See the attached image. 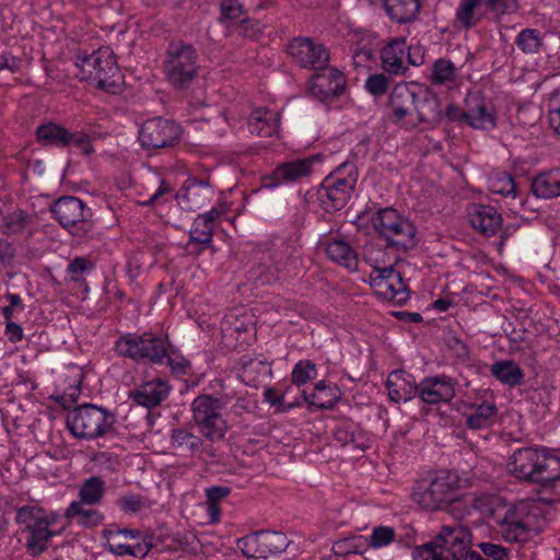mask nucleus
<instances>
[{
    "label": "nucleus",
    "instance_id": "nucleus-1",
    "mask_svg": "<svg viewBox=\"0 0 560 560\" xmlns=\"http://www.w3.org/2000/svg\"><path fill=\"white\" fill-rule=\"evenodd\" d=\"M113 350L118 357L138 364L167 365L176 375H185L190 366L167 335L153 331L124 334L115 341Z\"/></svg>",
    "mask_w": 560,
    "mask_h": 560
},
{
    "label": "nucleus",
    "instance_id": "nucleus-2",
    "mask_svg": "<svg viewBox=\"0 0 560 560\" xmlns=\"http://www.w3.org/2000/svg\"><path fill=\"white\" fill-rule=\"evenodd\" d=\"M390 118L400 128L415 129L438 121L442 109L438 96L428 88L399 83L389 95Z\"/></svg>",
    "mask_w": 560,
    "mask_h": 560
},
{
    "label": "nucleus",
    "instance_id": "nucleus-3",
    "mask_svg": "<svg viewBox=\"0 0 560 560\" xmlns=\"http://www.w3.org/2000/svg\"><path fill=\"white\" fill-rule=\"evenodd\" d=\"M459 477L456 471L439 469L417 480L412 487L411 498L420 509L427 512L446 511L456 518L457 505L462 504L459 494Z\"/></svg>",
    "mask_w": 560,
    "mask_h": 560
},
{
    "label": "nucleus",
    "instance_id": "nucleus-4",
    "mask_svg": "<svg viewBox=\"0 0 560 560\" xmlns=\"http://www.w3.org/2000/svg\"><path fill=\"white\" fill-rule=\"evenodd\" d=\"M509 469L520 481L548 486L560 481V456L546 446L520 447L510 457Z\"/></svg>",
    "mask_w": 560,
    "mask_h": 560
},
{
    "label": "nucleus",
    "instance_id": "nucleus-5",
    "mask_svg": "<svg viewBox=\"0 0 560 560\" xmlns=\"http://www.w3.org/2000/svg\"><path fill=\"white\" fill-rule=\"evenodd\" d=\"M493 518L500 526L502 538L508 542H525L532 534L542 530L546 513L542 506L533 501H520L501 514L494 512Z\"/></svg>",
    "mask_w": 560,
    "mask_h": 560
},
{
    "label": "nucleus",
    "instance_id": "nucleus-6",
    "mask_svg": "<svg viewBox=\"0 0 560 560\" xmlns=\"http://www.w3.org/2000/svg\"><path fill=\"white\" fill-rule=\"evenodd\" d=\"M75 75L81 81L95 84L98 89L113 92L118 85L119 69L113 50L103 46L88 52L79 50L73 57Z\"/></svg>",
    "mask_w": 560,
    "mask_h": 560
},
{
    "label": "nucleus",
    "instance_id": "nucleus-7",
    "mask_svg": "<svg viewBox=\"0 0 560 560\" xmlns=\"http://www.w3.org/2000/svg\"><path fill=\"white\" fill-rule=\"evenodd\" d=\"M358 182L357 166L351 162L338 165L322 182L317 195L322 208L326 212L342 209L351 198Z\"/></svg>",
    "mask_w": 560,
    "mask_h": 560
},
{
    "label": "nucleus",
    "instance_id": "nucleus-8",
    "mask_svg": "<svg viewBox=\"0 0 560 560\" xmlns=\"http://www.w3.org/2000/svg\"><path fill=\"white\" fill-rule=\"evenodd\" d=\"M373 229L386 241L387 247L407 252L416 245L413 222L393 208H382L371 218Z\"/></svg>",
    "mask_w": 560,
    "mask_h": 560
},
{
    "label": "nucleus",
    "instance_id": "nucleus-9",
    "mask_svg": "<svg viewBox=\"0 0 560 560\" xmlns=\"http://www.w3.org/2000/svg\"><path fill=\"white\" fill-rule=\"evenodd\" d=\"M15 522L20 530L26 534L25 547L32 557H38L49 548L51 538L59 536L63 530L48 528L44 518V509L38 505H24L16 510Z\"/></svg>",
    "mask_w": 560,
    "mask_h": 560
},
{
    "label": "nucleus",
    "instance_id": "nucleus-10",
    "mask_svg": "<svg viewBox=\"0 0 560 560\" xmlns=\"http://www.w3.org/2000/svg\"><path fill=\"white\" fill-rule=\"evenodd\" d=\"M364 260L373 267L369 283L375 294L385 301L401 305L409 300V290L400 272L393 266L382 265L373 254L365 252Z\"/></svg>",
    "mask_w": 560,
    "mask_h": 560
},
{
    "label": "nucleus",
    "instance_id": "nucleus-11",
    "mask_svg": "<svg viewBox=\"0 0 560 560\" xmlns=\"http://www.w3.org/2000/svg\"><path fill=\"white\" fill-rule=\"evenodd\" d=\"M105 408L84 404L67 415V428L79 439L94 440L113 428V419Z\"/></svg>",
    "mask_w": 560,
    "mask_h": 560
},
{
    "label": "nucleus",
    "instance_id": "nucleus-12",
    "mask_svg": "<svg viewBox=\"0 0 560 560\" xmlns=\"http://www.w3.org/2000/svg\"><path fill=\"white\" fill-rule=\"evenodd\" d=\"M192 421L200 435L211 442L224 439L228 423L221 413L220 400L211 395H199L191 402Z\"/></svg>",
    "mask_w": 560,
    "mask_h": 560
},
{
    "label": "nucleus",
    "instance_id": "nucleus-13",
    "mask_svg": "<svg viewBox=\"0 0 560 560\" xmlns=\"http://www.w3.org/2000/svg\"><path fill=\"white\" fill-rule=\"evenodd\" d=\"M50 211L59 224L73 236H86L94 228L91 209L77 197L59 198L54 202Z\"/></svg>",
    "mask_w": 560,
    "mask_h": 560
},
{
    "label": "nucleus",
    "instance_id": "nucleus-14",
    "mask_svg": "<svg viewBox=\"0 0 560 560\" xmlns=\"http://www.w3.org/2000/svg\"><path fill=\"white\" fill-rule=\"evenodd\" d=\"M290 540L276 530H257L236 540V547L246 558L267 559L287 550Z\"/></svg>",
    "mask_w": 560,
    "mask_h": 560
},
{
    "label": "nucleus",
    "instance_id": "nucleus-15",
    "mask_svg": "<svg viewBox=\"0 0 560 560\" xmlns=\"http://www.w3.org/2000/svg\"><path fill=\"white\" fill-rule=\"evenodd\" d=\"M382 67L394 75L405 74L409 66L424 62V49L421 46H408L405 38L390 40L381 51Z\"/></svg>",
    "mask_w": 560,
    "mask_h": 560
},
{
    "label": "nucleus",
    "instance_id": "nucleus-16",
    "mask_svg": "<svg viewBox=\"0 0 560 560\" xmlns=\"http://www.w3.org/2000/svg\"><path fill=\"white\" fill-rule=\"evenodd\" d=\"M170 81L177 88H185L197 74V54L187 44H172L164 65Z\"/></svg>",
    "mask_w": 560,
    "mask_h": 560
},
{
    "label": "nucleus",
    "instance_id": "nucleus-17",
    "mask_svg": "<svg viewBox=\"0 0 560 560\" xmlns=\"http://www.w3.org/2000/svg\"><path fill=\"white\" fill-rule=\"evenodd\" d=\"M471 533L458 523L453 525H443L440 533L430 541L424 544L431 549H435L441 556L448 560H460L465 549L471 544Z\"/></svg>",
    "mask_w": 560,
    "mask_h": 560
},
{
    "label": "nucleus",
    "instance_id": "nucleus-18",
    "mask_svg": "<svg viewBox=\"0 0 560 560\" xmlns=\"http://www.w3.org/2000/svg\"><path fill=\"white\" fill-rule=\"evenodd\" d=\"M456 385L457 381L446 374L423 377L418 392L421 410L429 412L433 406L450 404L456 396Z\"/></svg>",
    "mask_w": 560,
    "mask_h": 560
},
{
    "label": "nucleus",
    "instance_id": "nucleus-19",
    "mask_svg": "<svg viewBox=\"0 0 560 560\" xmlns=\"http://www.w3.org/2000/svg\"><path fill=\"white\" fill-rule=\"evenodd\" d=\"M324 156L319 153L279 164L270 174L265 187L268 189L277 188L281 185L292 184L303 177L310 176L314 172L315 164H320Z\"/></svg>",
    "mask_w": 560,
    "mask_h": 560
},
{
    "label": "nucleus",
    "instance_id": "nucleus-20",
    "mask_svg": "<svg viewBox=\"0 0 560 560\" xmlns=\"http://www.w3.org/2000/svg\"><path fill=\"white\" fill-rule=\"evenodd\" d=\"M463 118L471 128L483 131L493 130L498 120L492 102L479 93L467 95Z\"/></svg>",
    "mask_w": 560,
    "mask_h": 560
},
{
    "label": "nucleus",
    "instance_id": "nucleus-21",
    "mask_svg": "<svg viewBox=\"0 0 560 560\" xmlns=\"http://www.w3.org/2000/svg\"><path fill=\"white\" fill-rule=\"evenodd\" d=\"M292 58L305 69L318 71L329 62L327 49L308 37L294 38L289 45Z\"/></svg>",
    "mask_w": 560,
    "mask_h": 560
},
{
    "label": "nucleus",
    "instance_id": "nucleus-22",
    "mask_svg": "<svg viewBox=\"0 0 560 560\" xmlns=\"http://www.w3.org/2000/svg\"><path fill=\"white\" fill-rule=\"evenodd\" d=\"M346 82V77L341 71L327 65L324 69L315 71L310 80L308 91L315 98L325 101L341 94Z\"/></svg>",
    "mask_w": 560,
    "mask_h": 560
},
{
    "label": "nucleus",
    "instance_id": "nucleus-23",
    "mask_svg": "<svg viewBox=\"0 0 560 560\" xmlns=\"http://www.w3.org/2000/svg\"><path fill=\"white\" fill-rule=\"evenodd\" d=\"M170 444L173 450L183 455L203 459L215 457L213 447L186 428L173 429L170 435Z\"/></svg>",
    "mask_w": 560,
    "mask_h": 560
},
{
    "label": "nucleus",
    "instance_id": "nucleus-24",
    "mask_svg": "<svg viewBox=\"0 0 560 560\" xmlns=\"http://www.w3.org/2000/svg\"><path fill=\"white\" fill-rule=\"evenodd\" d=\"M212 190L207 180L198 177H188L179 192L174 197L182 209L195 211L203 207L211 198Z\"/></svg>",
    "mask_w": 560,
    "mask_h": 560
},
{
    "label": "nucleus",
    "instance_id": "nucleus-25",
    "mask_svg": "<svg viewBox=\"0 0 560 560\" xmlns=\"http://www.w3.org/2000/svg\"><path fill=\"white\" fill-rule=\"evenodd\" d=\"M221 212L212 208L211 210L198 214L194 220L189 231V242L187 248L192 247L191 253L199 254L205 250L212 242L215 221Z\"/></svg>",
    "mask_w": 560,
    "mask_h": 560
},
{
    "label": "nucleus",
    "instance_id": "nucleus-26",
    "mask_svg": "<svg viewBox=\"0 0 560 560\" xmlns=\"http://www.w3.org/2000/svg\"><path fill=\"white\" fill-rule=\"evenodd\" d=\"M171 385L163 378L156 377L141 383L129 392V398L138 406L152 409L160 406L170 395Z\"/></svg>",
    "mask_w": 560,
    "mask_h": 560
},
{
    "label": "nucleus",
    "instance_id": "nucleus-27",
    "mask_svg": "<svg viewBox=\"0 0 560 560\" xmlns=\"http://www.w3.org/2000/svg\"><path fill=\"white\" fill-rule=\"evenodd\" d=\"M289 249L290 247L287 244L281 243L279 246L262 253L257 267V278L262 283H270L279 279L280 272L284 269L290 256Z\"/></svg>",
    "mask_w": 560,
    "mask_h": 560
},
{
    "label": "nucleus",
    "instance_id": "nucleus-28",
    "mask_svg": "<svg viewBox=\"0 0 560 560\" xmlns=\"http://www.w3.org/2000/svg\"><path fill=\"white\" fill-rule=\"evenodd\" d=\"M388 398L390 401L400 404L418 397L419 383L415 377L404 370L392 371L385 382Z\"/></svg>",
    "mask_w": 560,
    "mask_h": 560
},
{
    "label": "nucleus",
    "instance_id": "nucleus-29",
    "mask_svg": "<svg viewBox=\"0 0 560 560\" xmlns=\"http://www.w3.org/2000/svg\"><path fill=\"white\" fill-rule=\"evenodd\" d=\"M471 226L485 236L495 235L502 226V215L492 206L475 203L468 209Z\"/></svg>",
    "mask_w": 560,
    "mask_h": 560
},
{
    "label": "nucleus",
    "instance_id": "nucleus-30",
    "mask_svg": "<svg viewBox=\"0 0 560 560\" xmlns=\"http://www.w3.org/2000/svg\"><path fill=\"white\" fill-rule=\"evenodd\" d=\"M184 135L180 125L161 117L147 120L139 129V140H179Z\"/></svg>",
    "mask_w": 560,
    "mask_h": 560
},
{
    "label": "nucleus",
    "instance_id": "nucleus-31",
    "mask_svg": "<svg viewBox=\"0 0 560 560\" xmlns=\"http://www.w3.org/2000/svg\"><path fill=\"white\" fill-rule=\"evenodd\" d=\"M334 439L341 446L352 445L357 450H368L371 446L370 434L360 425L350 419L341 420L334 429Z\"/></svg>",
    "mask_w": 560,
    "mask_h": 560
},
{
    "label": "nucleus",
    "instance_id": "nucleus-32",
    "mask_svg": "<svg viewBox=\"0 0 560 560\" xmlns=\"http://www.w3.org/2000/svg\"><path fill=\"white\" fill-rule=\"evenodd\" d=\"M280 116L277 110L259 107L253 112L248 120L250 136L270 138L279 136Z\"/></svg>",
    "mask_w": 560,
    "mask_h": 560
},
{
    "label": "nucleus",
    "instance_id": "nucleus-33",
    "mask_svg": "<svg viewBox=\"0 0 560 560\" xmlns=\"http://www.w3.org/2000/svg\"><path fill=\"white\" fill-rule=\"evenodd\" d=\"M303 398L310 407L331 409L341 398L340 388L330 382L319 381L311 392L303 390Z\"/></svg>",
    "mask_w": 560,
    "mask_h": 560
},
{
    "label": "nucleus",
    "instance_id": "nucleus-34",
    "mask_svg": "<svg viewBox=\"0 0 560 560\" xmlns=\"http://www.w3.org/2000/svg\"><path fill=\"white\" fill-rule=\"evenodd\" d=\"M468 411L463 412L466 427L470 430H482L492 425L498 413L495 404H464Z\"/></svg>",
    "mask_w": 560,
    "mask_h": 560
},
{
    "label": "nucleus",
    "instance_id": "nucleus-35",
    "mask_svg": "<svg viewBox=\"0 0 560 560\" xmlns=\"http://www.w3.org/2000/svg\"><path fill=\"white\" fill-rule=\"evenodd\" d=\"M325 252L331 261L349 271H355L358 269V254L348 242L332 238L326 243Z\"/></svg>",
    "mask_w": 560,
    "mask_h": 560
},
{
    "label": "nucleus",
    "instance_id": "nucleus-36",
    "mask_svg": "<svg viewBox=\"0 0 560 560\" xmlns=\"http://www.w3.org/2000/svg\"><path fill=\"white\" fill-rule=\"evenodd\" d=\"M430 81L433 85L455 89L459 85L458 68L448 59H436L432 65Z\"/></svg>",
    "mask_w": 560,
    "mask_h": 560
},
{
    "label": "nucleus",
    "instance_id": "nucleus-37",
    "mask_svg": "<svg viewBox=\"0 0 560 560\" xmlns=\"http://www.w3.org/2000/svg\"><path fill=\"white\" fill-rule=\"evenodd\" d=\"M532 191L544 199L560 197V168L539 173L532 182Z\"/></svg>",
    "mask_w": 560,
    "mask_h": 560
},
{
    "label": "nucleus",
    "instance_id": "nucleus-38",
    "mask_svg": "<svg viewBox=\"0 0 560 560\" xmlns=\"http://www.w3.org/2000/svg\"><path fill=\"white\" fill-rule=\"evenodd\" d=\"M387 15L397 23L413 21L419 14L421 0H382Z\"/></svg>",
    "mask_w": 560,
    "mask_h": 560
},
{
    "label": "nucleus",
    "instance_id": "nucleus-39",
    "mask_svg": "<svg viewBox=\"0 0 560 560\" xmlns=\"http://www.w3.org/2000/svg\"><path fill=\"white\" fill-rule=\"evenodd\" d=\"M490 373L499 382L509 387L521 386L525 378L524 371L513 360L495 361L490 366Z\"/></svg>",
    "mask_w": 560,
    "mask_h": 560
},
{
    "label": "nucleus",
    "instance_id": "nucleus-40",
    "mask_svg": "<svg viewBox=\"0 0 560 560\" xmlns=\"http://www.w3.org/2000/svg\"><path fill=\"white\" fill-rule=\"evenodd\" d=\"M221 13L225 20L231 21V27L240 35L253 37L254 32H249V26L253 28L254 24L250 20L244 16L242 7L234 0L224 1L221 4Z\"/></svg>",
    "mask_w": 560,
    "mask_h": 560
},
{
    "label": "nucleus",
    "instance_id": "nucleus-41",
    "mask_svg": "<svg viewBox=\"0 0 560 560\" xmlns=\"http://www.w3.org/2000/svg\"><path fill=\"white\" fill-rule=\"evenodd\" d=\"M106 485L100 476H91L85 479L79 489V502L88 505H97L105 495Z\"/></svg>",
    "mask_w": 560,
    "mask_h": 560
},
{
    "label": "nucleus",
    "instance_id": "nucleus-42",
    "mask_svg": "<svg viewBox=\"0 0 560 560\" xmlns=\"http://www.w3.org/2000/svg\"><path fill=\"white\" fill-rule=\"evenodd\" d=\"M376 51L377 47L371 38H362L352 51L354 69H370L375 63Z\"/></svg>",
    "mask_w": 560,
    "mask_h": 560
},
{
    "label": "nucleus",
    "instance_id": "nucleus-43",
    "mask_svg": "<svg viewBox=\"0 0 560 560\" xmlns=\"http://www.w3.org/2000/svg\"><path fill=\"white\" fill-rule=\"evenodd\" d=\"M240 364L242 368V377L248 385H254L260 376L271 375V366L266 361L244 355L240 359Z\"/></svg>",
    "mask_w": 560,
    "mask_h": 560
},
{
    "label": "nucleus",
    "instance_id": "nucleus-44",
    "mask_svg": "<svg viewBox=\"0 0 560 560\" xmlns=\"http://www.w3.org/2000/svg\"><path fill=\"white\" fill-rule=\"evenodd\" d=\"M85 503L73 501L69 504L65 511V517L73 520L78 516L81 517L79 523L84 527L98 525L103 521V515L96 510L85 509Z\"/></svg>",
    "mask_w": 560,
    "mask_h": 560
},
{
    "label": "nucleus",
    "instance_id": "nucleus-45",
    "mask_svg": "<svg viewBox=\"0 0 560 560\" xmlns=\"http://www.w3.org/2000/svg\"><path fill=\"white\" fill-rule=\"evenodd\" d=\"M489 188L492 194L501 195L504 197L517 196V186L514 177L508 173H493L489 177Z\"/></svg>",
    "mask_w": 560,
    "mask_h": 560
},
{
    "label": "nucleus",
    "instance_id": "nucleus-46",
    "mask_svg": "<svg viewBox=\"0 0 560 560\" xmlns=\"http://www.w3.org/2000/svg\"><path fill=\"white\" fill-rule=\"evenodd\" d=\"M366 550L365 536L342 538L332 545V551L337 556L363 555Z\"/></svg>",
    "mask_w": 560,
    "mask_h": 560
},
{
    "label": "nucleus",
    "instance_id": "nucleus-47",
    "mask_svg": "<svg viewBox=\"0 0 560 560\" xmlns=\"http://www.w3.org/2000/svg\"><path fill=\"white\" fill-rule=\"evenodd\" d=\"M37 140H74V135L70 133L65 127L54 121H48L36 128ZM75 140H85L75 138Z\"/></svg>",
    "mask_w": 560,
    "mask_h": 560
},
{
    "label": "nucleus",
    "instance_id": "nucleus-48",
    "mask_svg": "<svg viewBox=\"0 0 560 560\" xmlns=\"http://www.w3.org/2000/svg\"><path fill=\"white\" fill-rule=\"evenodd\" d=\"M95 268L94 261L88 256H77L67 266V275L73 282H83L85 275Z\"/></svg>",
    "mask_w": 560,
    "mask_h": 560
},
{
    "label": "nucleus",
    "instance_id": "nucleus-49",
    "mask_svg": "<svg viewBox=\"0 0 560 560\" xmlns=\"http://www.w3.org/2000/svg\"><path fill=\"white\" fill-rule=\"evenodd\" d=\"M396 539V532L390 526H375L369 536H365L366 547L381 549L389 546Z\"/></svg>",
    "mask_w": 560,
    "mask_h": 560
},
{
    "label": "nucleus",
    "instance_id": "nucleus-50",
    "mask_svg": "<svg viewBox=\"0 0 560 560\" xmlns=\"http://www.w3.org/2000/svg\"><path fill=\"white\" fill-rule=\"evenodd\" d=\"M515 44L525 54H536L539 51L542 38L537 30L525 28L517 34Z\"/></svg>",
    "mask_w": 560,
    "mask_h": 560
},
{
    "label": "nucleus",
    "instance_id": "nucleus-51",
    "mask_svg": "<svg viewBox=\"0 0 560 560\" xmlns=\"http://www.w3.org/2000/svg\"><path fill=\"white\" fill-rule=\"evenodd\" d=\"M317 377V369L311 360H300L292 370L291 380L296 386H303Z\"/></svg>",
    "mask_w": 560,
    "mask_h": 560
},
{
    "label": "nucleus",
    "instance_id": "nucleus-52",
    "mask_svg": "<svg viewBox=\"0 0 560 560\" xmlns=\"http://www.w3.org/2000/svg\"><path fill=\"white\" fill-rule=\"evenodd\" d=\"M480 0H462L456 9V21L463 28H469L477 23L479 18L475 10L480 5Z\"/></svg>",
    "mask_w": 560,
    "mask_h": 560
},
{
    "label": "nucleus",
    "instance_id": "nucleus-53",
    "mask_svg": "<svg viewBox=\"0 0 560 560\" xmlns=\"http://www.w3.org/2000/svg\"><path fill=\"white\" fill-rule=\"evenodd\" d=\"M117 505L124 513H138L149 506L148 499L141 494L128 493L117 500Z\"/></svg>",
    "mask_w": 560,
    "mask_h": 560
},
{
    "label": "nucleus",
    "instance_id": "nucleus-54",
    "mask_svg": "<svg viewBox=\"0 0 560 560\" xmlns=\"http://www.w3.org/2000/svg\"><path fill=\"white\" fill-rule=\"evenodd\" d=\"M478 547L482 551L483 558L491 560H508L509 558V550L501 545L480 542Z\"/></svg>",
    "mask_w": 560,
    "mask_h": 560
},
{
    "label": "nucleus",
    "instance_id": "nucleus-55",
    "mask_svg": "<svg viewBox=\"0 0 560 560\" xmlns=\"http://www.w3.org/2000/svg\"><path fill=\"white\" fill-rule=\"evenodd\" d=\"M365 89L373 95H382L388 89V79L382 73L370 75L365 81Z\"/></svg>",
    "mask_w": 560,
    "mask_h": 560
},
{
    "label": "nucleus",
    "instance_id": "nucleus-56",
    "mask_svg": "<svg viewBox=\"0 0 560 560\" xmlns=\"http://www.w3.org/2000/svg\"><path fill=\"white\" fill-rule=\"evenodd\" d=\"M483 2L495 14H510L518 9L517 0H485Z\"/></svg>",
    "mask_w": 560,
    "mask_h": 560
},
{
    "label": "nucleus",
    "instance_id": "nucleus-57",
    "mask_svg": "<svg viewBox=\"0 0 560 560\" xmlns=\"http://www.w3.org/2000/svg\"><path fill=\"white\" fill-rule=\"evenodd\" d=\"M548 114L550 126L560 136V91L552 94L548 105Z\"/></svg>",
    "mask_w": 560,
    "mask_h": 560
},
{
    "label": "nucleus",
    "instance_id": "nucleus-58",
    "mask_svg": "<svg viewBox=\"0 0 560 560\" xmlns=\"http://www.w3.org/2000/svg\"><path fill=\"white\" fill-rule=\"evenodd\" d=\"M141 538V541L131 546V557L143 559L153 549V535L145 534Z\"/></svg>",
    "mask_w": 560,
    "mask_h": 560
},
{
    "label": "nucleus",
    "instance_id": "nucleus-59",
    "mask_svg": "<svg viewBox=\"0 0 560 560\" xmlns=\"http://www.w3.org/2000/svg\"><path fill=\"white\" fill-rule=\"evenodd\" d=\"M412 558L413 560H448L441 556V551L438 553L435 549H431L425 545L415 547Z\"/></svg>",
    "mask_w": 560,
    "mask_h": 560
},
{
    "label": "nucleus",
    "instance_id": "nucleus-60",
    "mask_svg": "<svg viewBox=\"0 0 560 560\" xmlns=\"http://www.w3.org/2000/svg\"><path fill=\"white\" fill-rule=\"evenodd\" d=\"M264 398L265 400L270 404L273 407H277L281 411H285L292 407V405H289L288 407L284 406V396L279 394L273 388H266L264 392Z\"/></svg>",
    "mask_w": 560,
    "mask_h": 560
},
{
    "label": "nucleus",
    "instance_id": "nucleus-61",
    "mask_svg": "<svg viewBox=\"0 0 560 560\" xmlns=\"http://www.w3.org/2000/svg\"><path fill=\"white\" fill-rule=\"evenodd\" d=\"M231 493V488L225 486H212L206 489V498L208 502L220 503Z\"/></svg>",
    "mask_w": 560,
    "mask_h": 560
},
{
    "label": "nucleus",
    "instance_id": "nucleus-62",
    "mask_svg": "<svg viewBox=\"0 0 560 560\" xmlns=\"http://www.w3.org/2000/svg\"><path fill=\"white\" fill-rule=\"evenodd\" d=\"M26 214L23 211H16L5 217V225L11 232H19L24 228Z\"/></svg>",
    "mask_w": 560,
    "mask_h": 560
},
{
    "label": "nucleus",
    "instance_id": "nucleus-63",
    "mask_svg": "<svg viewBox=\"0 0 560 560\" xmlns=\"http://www.w3.org/2000/svg\"><path fill=\"white\" fill-rule=\"evenodd\" d=\"M4 336L12 343L20 342L24 339L23 328L18 323L10 320L5 323Z\"/></svg>",
    "mask_w": 560,
    "mask_h": 560
},
{
    "label": "nucleus",
    "instance_id": "nucleus-64",
    "mask_svg": "<svg viewBox=\"0 0 560 560\" xmlns=\"http://www.w3.org/2000/svg\"><path fill=\"white\" fill-rule=\"evenodd\" d=\"M21 60L10 52L0 54V72L8 70L16 73L20 70Z\"/></svg>",
    "mask_w": 560,
    "mask_h": 560
}]
</instances>
